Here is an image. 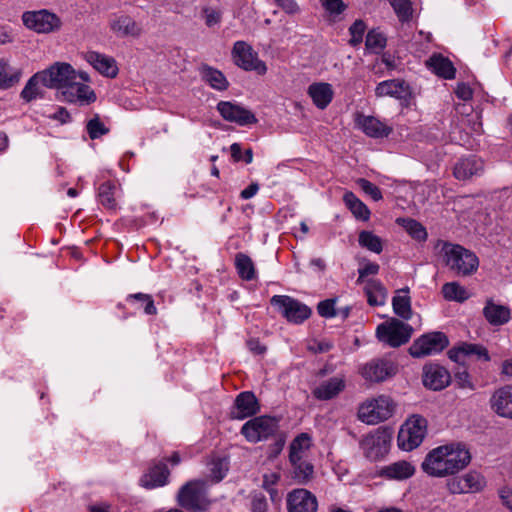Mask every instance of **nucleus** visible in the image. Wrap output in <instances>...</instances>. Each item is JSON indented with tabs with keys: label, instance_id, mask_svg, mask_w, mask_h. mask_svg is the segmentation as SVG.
<instances>
[{
	"label": "nucleus",
	"instance_id": "f257e3e1",
	"mask_svg": "<svg viewBox=\"0 0 512 512\" xmlns=\"http://www.w3.org/2000/svg\"><path fill=\"white\" fill-rule=\"evenodd\" d=\"M471 455L462 443H450L431 450L422 462L423 471L432 477H445L464 469Z\"/></svg>",
	"mask_w": 512,
	"mask_h": 512
},
{
	"label": "nucleus",
	"instance_id": "f03ea898",
	"mask_svg": "<svg viewBox=\"0 0 512 512\" xmlns=\"http://www.w3.org/2000/svg\"><path fill=\"white\" fill-rule=\"evenodd\" d=\"M435 249L439 250L445 265L459 276H470L479 267L476 254L461 245L439 240Z\"/></svg>",
	"mask_w": 512,
	"mask_h": 512
},
{
	"label": "nucleus",
	"instance_id": "7ed1b4c3",
	"mask_svg": "<svg viewBox=\"0 0 512 512\" xmlns=\"http://www.w3.org/2000/svg\"><path fill=\"white\" fill-rule=\"evenodd\" d=\"M177 502L190 512H206L212 501L208 496L207 482L204 480H191L185 483L177 493Z\"/></svg>",
	"mask_w": 512,
	"mask_h": 512
},
{
	"label": "nucleus",
	"instance_id": "20e7f679",
	"mask_svg": "<svg viewBox=\"0 0 512 512\" xmlns=\"http://www.w3.org/2000/svg\"><path fill=\"white\" fill-rule=\"evenodd\" d=\"M395 410L394 401L386 395L368 398L358 408V419L368 425H376L389 419Z\"/></svg>",
	"mask_w": 512,
	"mask_h": 512
},
{
	"label": "nucleus",
	"instance_id": "39448f33",
	"mask_svg": "<svg viewBox=\"0 0 512 512\" xmlns=\"http://www.w3.org/2000/svg\"><path fill=\"white\" fill-rule=\"evenodd\" d=\"M41 73L43 76V86L47 88L66 90L77 78L83 82L90 81V76L87 72H77L70 64L65 62H57L48 69L41 71Z\"/></svg>",
	"mask_w": 512,
	"mask_h": 512
},
{
	"label": "nucleus",
	"instance_id": "423d86ee",
	"mask_svg": "<svg viewBox=\"0 0 512 512\" xmlns=\"http://www.w3.org/2000/svg\"><path fill=\"white\" fill-rule=\"evenodd\" d=\"M427 434V420L421 415L410 416L398 433V446L405 451L417 448Z\"/></svg>",
	"mask_w": 512,
	"mask_h": 512
},
{
	"label": "nucleus",
	"instance_id": "0eeeda50",
	"mask_svg": "<svg viewBox=\"0 0 512 512\" xmlns=\"http://www.w3.org/2000/svg\"><path fill=\"white\" fill-rule=\"evenodd\" d=\"M412 332L413 329L409 324L391 318L377 326L376 336L380 342L390 347H399L410 340Z\"/></svg>",
	"mask_w": 512,
	"mask_h": 512
},
{
	"label": "nucleus",
	"instance_id": "6e6552de",
	"mask_svg": "<svg viewBox=\"0 0 512 512\" xmlns=\"http://www.w3.org/2000/svg\"><path fill=\"white\" fill-rule=\"evenodd\" d=\"M22 22L26 28L38 34L54 33L62 27L61 19L46 9L24 12Z\"/></svg>",
	"mask_w": 512,
	"mask_h": 512
},
{
	"label": "nucleus",
	"instance_id": "1a4fd4ad",
	"mask_svg": "<svg viewBox=\"0 0 512 512\" xmlns=\"http://www.w3.org/2000/svg\"><path fill=\"white\" fill-rule=\"evenodd\" d=\"M270 303L287 321L295 324L302 323L311 314L308 306L287 295H274Z\"/></svg>",
	"mask_w": 512,
	"mask_h": 512
},
{
	"label": "nucleus",
	"instance_id": "9d476101",
	"mask_svg": "<svg viewBox=\"0 0 512 512\" xmlns=\"http://www.w3.org/2000/svg\"><path fill=\"white\" fill-rule=\"evenodd\" d=\"M278 429V421L270 416H258L247 421L241 428V433L251 443L266 440Z\"/></svg>",
	"mask_w": 512,
	"mask_h": 512
},
{
	"label": "nucleus",
	"instance_id": "9b49d317",
	"mask_svg": "<svg viewBox=\"0 0 512 512\" xmlns=\"http://www.w3.org/2000/svg\"><path fill=\"white\" fill-rule=\"evenodd\" d=\"M359 374L370 383H379L394 376L397 372L396 364L385 358H373L359 366Z\"/></svg>",
	"mask_w": 512,
	"mask_h": 512
},
{
	"label": "nucleus",
	"instance_id": "f8f14e48",
	"mask_svg": "<svg viewBox=\"0 0 512 512\" xmlns=\"http://www.w3.org/2000/svg\"><path fill=\"white\" fill-rule=\"evenodd\" d=\"M232 56L234 63L246 71H255L259 75L267 72L266 64L258 58L251 45L245 41H237L234 43Z\"/></svg>",
	"mask_w": 512,
	"mask_h": 512
},
{
	"label": "nucleus",
	"instance_id": "ddd939ff",
	"mask_svg": "<svg viewBox=\"0 0 512 512\" xmlns=\"http://www.w3.org/2000/svg\"><path fill=\"white\" fill-rule=\"evenodd\" d=\"M449 344L448 338L441 332H432L422 335L411 345L409 351L415 358L437 354Z\"/></svg>",
	"mask_w": 512,
	"mask_h": 512
},
{
	"label": "nucleus",
	"instance_id": "4468645a",
	"mask_svg": "<svg viewBox=\"0 0 512 512\" xmlns=\"http://www.w3.org/2000/svg\"><path fill=\"white\" fill-rule=\"evenodd\" d=\"M217 110L224 120L234 122L240 126L257 122V118L250 110L230 101H220L217 104Z\"/></svg>",
	"mask_w": 512,
	"mask_h": 512
},
{
	"label": "nucleus",
	"instance_id": "2eb2a0df",
	"mask_svg": "<svg viewBox=\"0 0 512 512\" xmlns=\"http://www.w3.org/2000/svg\"><path fill=\"white\" fill-rule=\"evenodd\" d=\"M389 445L390 436L381 431L369 434L361 441L365 456L373 461L383 457L388 452Z\"/></svg>",
	"mask_w": 512,
	"mask_h": 512
},
{
	"label": "nucleus",
	"instance_id": "dca6fc26",
	"mask_svg": "<svg viewBox=\"0 0 512 512\" xmlns=\"http://www.w3.org/2000/svg\"><path fill=\"white\" fill-rule=\"evenodd\" d=\"M482 314L489 325L500 327L510 322L512 310L508 305L500 304L489 297L485 300Z\"/></svg>",
	"mask_w": 512,
	"mask_h": 512
},
{
	"label": "nucleus",
	"instance_id": "f3484780",
	"mask_svg": "<svg viewBox=\"0 0 512 512\" xmlns=\"http://www.w3.org/2000/svg\"><path fill=\"white\" fill-rule=\"evenodd\" d=\"M317 507L316 497L306 489H294L287 496L289 512H316Z\"/></svg>",
	"mask_w": 512,
	"mask_h": 512
},
{
	"label": "nucleus",
	"instance_id": "a211bd4d",
	"mask_svg": "<svg viewBox=\"0 0 512 512\" xmlns=\"http://www.w3.org/2000/svg\"><path fill=\"white\" fill-rule=\"evenodd\" d=\"M426 388L439 391L446 388L451 382L450 373L446 368L438 364L425 365L422 376Z\"/></svg>",
	"mask_w": 512,
	"mask_h": 512
},
{
	"label": "nucleus",
	"instance_id": "6ab92c4d",
	"mask_svg": "<svg viewBox=\"0 0 512 512\" xmlns=\"http://www.w3.org/2000/svg\"><path fill=\"white\" fill-rule=\"evenodd\" d=\"M491 410L499 417L512 419V385L496 389L489 400Z\"/></svg>",
	"mask_w": 512,
	"mask_h": 512
},
{
	"label": "nucleus",
	"instance_id": "aec40b11",
	"mask_svg": "<svg viewBox=\"0 0 512 512\" xmlns=\"http://www.w3.org/2000/svg\"><path fill=\"white\" fill-rule=\"evenodd\" d=\"M355 125L363 133L371 138L387 137L392 128L374 116H367L364 114H357L355 117Z\"/></svg>",
	"mask_w": 512,
	"mask_h": 512
},
{
	"label": "nucleus",
	"instance_id": "412c9836",
	"mask_svg": "<svg viewBox=\"0 0 512 512\" xmlns=\"http://www.w3.org/2000/svg\"><path fill=\"white\" fill-rule=\"evenodd\" d=\"M260 411V405L256 396L250 392H241L235 399L234 409L231 412L233 419L243 420Z\"/></svg>",
	"mask_w": 512,
	"mask_h": 512
},
{
	"label": "nucleus",
	"instance_id": "4be33fe9",
	"mask_svg": "<svg viewBox=\"0 0 512 512\" xmlns=\"http://www.w3.org/2000/svg\"><path fill=\"white\" fill-rule=\"evenodd\" d=\"M83 57L101 75L108 78H115L117 76L118 66L113 57L96 51H87Z\"/></svg>",
	"mask_w": 512,
	"mask_h": 512
},
{
	"label": "nucleus",
	"instance_id": "5701e85b",
	"mask_svg": "<svg viewBox=\"0 0 512 512\" xmlns=\"http://www.w3.org/2000/svg\"><path fill=\"white\" fill-rule=\"evenodd\" d=\"M86 82H78L77 79L62 91L64 99L70 103H79L80 105H88L96 100L95 92Z\"/></svg>",
	"mask_w": 512,
	"mask_h": 512
},
{
	"label": "nucleus",
	"instance_id": "b1692460",
	"mask_svg": "<svg viewBox=\"0 0 512 512\" xmlns=\"http://www.w3.org/2000/svg\"><path fill=\"white\" fill-rule=\"evenodd\" d=\"M377 97L390 96L399 100H408L411 96V88L400 79H392L380 82L375 89Z\"/></svg>",
	"mask_w": 512,
	"mask_h": 512
},
{
	"label": "nucleus",
	"instance_id": "393cba45",
	"mask_svg": "<svg viewBox=\"0 0 512 512\" xmlns=\"http://www.w3.org/2000/svg\"><path fill=\"white\" fill-rule=\"evenodd\" d=\"M346 387L344 377L335 376L317 385L313 391V396L322 401L330 400L337 397Z\"/></svg>",
	"mask_w": 512,
	"mask_h": 512
},
{
	"label": "nucleus",
	"instance_id": "a878e982",
	"mask_svg": "<svg viewBox=\"0 0 512 512\" xmlns=\"http://www.w3.org/2000/svg\"><path fill=\"white\" fill-rule=\"evenodd\" d=\"M415 473V466L408 461L400 460L383 466L379 475L388 480L403 481L412 477Z\"/></svg>",
	"mask_w": 512,
	"mask_h": 512
},
{
	"label": "nucleus",
	"instance_id": "bb28decb",
	"mask_svg": "<svg viewBox=\"0 0 512 512\" xmlns=\"http://www.w3.org/2000/svg\"><path fill=\"white\" fill-rule=\"evenodd\" d=\"M110 28L120 37H138L142 32L140 25L128 15L115 16L110 21Z\"/></svg>",
	"mask_w": 512,
	"mask_h": 512
},
{
	"label": "nucleus",
	"instance_id": "cd10ccee",
	"mask_svg": "<svg viewBox=\"0 0 512 512\" xmlns=\"http://www.w3.org/2000/svg\"><path fill=\"white\" fill-rule=\"evenodd\" d=\"M308 94L317 108L325 109L331 103L334 92L331 84L319 82L309 86Z\"/></svg>",
	"mask_w": 512,
	"mask_h": 512
},
{
	"label": "nucleus",
	"instance_id": "c85d7f7f",
	"mask_svg": "<svg viewBox=\"0 0 512 512\" xmlns=\"http://www.w3.org/2000/svg\"><path fill=\"white\" fill-rule=\"evenodd\" d=\"M169 474L170 472L165 464H157L143 475L141 484L148 489L164 486L168 483Z\"/></svg>",
	"mask_w": 512,
	"mask_h": 512
},
{
	"label": "nucleus",
	"instance_id": "c756f323",
	"mask_svg": "<svg viewBox=\"0 0 512 512\" xmlns=\"http://www.w3.org/2000/svg\"><path fill=\"white\" fill-rule=\"evenodd\" d=\"M426 66L437 76L444 79H453L456 69L453 63L441 54H433L427 61Z\"/></svg>",
	"mask_w": 512,
	"mask_h": 512
},
{
	"label": "nucleus",
	"instance_id": "7c9ffc66",
	"mask_svg": "<svg viewBox=\"0 0 512 512\" xmlns=\"http://www.w3.org/2000/svg\"><path fill=\"white\" fill-rule=\"evenodd\" d=\"M483 168V162L476 156L460 159L454 167V176L459 180H467L477 175Z\"/></svg>",
	"mask_w": 512,
	"mask_h": 512
},
{
	"label": "nucleus",
	"instance_id": "2f4dec72",
	"mask_svg": "<svg viewBox=\"0 0 512 512\" xmlns=\"http://www.w3.org/2000/svg\"><path fill=\"white\" fill-rule=\"evenodd\" d=\"M201 77L211 88L218 91H224L229 86L227 78L220 70L207 65L201 68Z\"/></svg>",
	"mask_w": 512,
	"mask_h": 512
},
{
	"label": "nucleus",
	"instance_id": "473e14b6",
	"mask_svg": "<svg viewBox=\"0 0 512 512\" xmlns=\"http://www.w3.org/2000/svg\"><path fill=\"white\" fill-rule=\"evenodd\" d=\"M43 76L41 72L34 74L26 83L21 91V98L25 102H31L38 98H43Z\"/></svg>",
	"mask_w": 512,
	"mask_h": 512
},
{
	"label": "nucleus",
	"instance_id": "72a5a7b5",
	"mask_svg": "<svg viewBox=\"0 0 512 512\" xmlns=\"http://www.w3.org/2000/svg\"><path fill=\"white\" fill-rule=\"evenodd\" d=\"M393 310L399 317L409 320L412 316L411 299L409 288H403L397 291L392 300Z\"/></svg>",
	"mask_w": 512,
	"mask_h": 512
},
{
	"label": "nucleus",
	"instance_id": "f704fd0d",
	"mask_svg": "<svg viewBox=\"0 0 512 512\" xmlns=\"http://www.w3.org/2000/svg\"><path fill=\"white\" fill-rule=\"evenodd\" d=\"M310 446L311 438L307 433L298 435L290 444V462H297L300 461L301 458H306Z\"/></svg>",
	"mask_w": 512,
	"mask_h": 512
},
{
	"label": "nucleus",
	"instance_id": "c9c22d12",
	"mask_svg": "<svg viewBox=\"0 0 512 512\" xmlns=\"http://www.w3.org/2000/svg\"><path fill=\"white\" fill-rule=\"evenodd\" d=\"M343 201L357 219L362 221H367L369 219V209L353 192H345Z\"/></svg>",
	"mask_w": 512,
	"mask_h": 512
},
{
	"label": "nucleus",
	"instance_id": "e433bc0d",
	"mask_svg": "<svg viewBox=\"0 0 512 512\" xmlns=\"http://www.w3.org/2000/svg\"><path fill=\"white\" fill-rule=\"evenodd\" d=\"M368 303L371 306H381L385 304L387 291L384 286L376 280H369L365 286Z\"/></svg>",
	"mask_w": 512,
	"mask_h": 512
},
{
	"label": "nucleus",
	"instance_id": "4c0bfd02",
	"mask_svg": "<svg viewBox=\"0 0 512 512\" xmlns=\"http://www.w3.org/2000/svg\"><path fill=\"white\" fill-rule=\"evenodd\" d=\"M21 77V71L0 59V89H8L17 84Z\"/></svg>",
	"mask_w": 512,
	"mask_h": 512
},
{
	"label": "nucleus",
	"instance_id": "58836bf2",
	"mask_svg": "<svg viewBox=\"0 0 512 512\" xmlns=\"http://www.w3.org/2000/svg\"><path fill=\"white\" fill-rule=\"evenodd\" d=\"M443 297L448 301L462 303L470 298L466 288L457 282H448L442 286Z\"/></svg>",
	"mask_w": 512,
	"mask_h": 512
},
{
	"label": "nucleus",
	"instance_id": "ea45409f",
	"mask_svg": "<svg viewBox=\"0 0 512 512\" xmlns=\"http://www.w3.org/2000/svg\"><path fill=\"white\" fill-rule=\"evenodd\" d=\"M235 266L239 276L246 281L253 280L256 275L252 259L243 253H238L235 257Z\"/></svg>",
	"mask_w": 512,
	"mask_h": 512
},
{
	"label": "nucleus",
	"instance_id": "a19ab883",
	"mask_svg": "<svg viewBox=\"0 0 512 512\" xmlns=\"http://www.w3.org/2000/svg\"><path fill=\"white\" fill-rule=\"evenodd\" d=\"M358 243L362 248H365L376 254H380L383 250L382 239L372 231H360L358 235Z\"/></svg>",
	"mask_w": 512,
	"mask_h": 512
},
{
	"label": "nucleus",
	"instance_id": "79ce46f5",
	"mask_svg": "<svg viewBox=\"0 0 512 512\" xmlns=\"http://www.w3.org/2000/svg\"><path fill=\"white\" fill-rule=\"evenodd\" d=\"M290 463L293 466V477L298 483L305 484L312 478L313 465L306 461V458Z\"/></svg>",
	"mask_w": 512,
	"mask_h": 512
},
{
	"label": "nucleus",
	"instance_id": "37998d69",
	"mask_svg": "<svg viewBox=\"0 0 512 512\" xmlns=\"http://www.w3.org/2000/svg\"><path fill=\"white\" fill-rule=\"evenodd\" d=\"M115 190L116 186L111 182H105L100 185L98 190V198L100 203L107 209H115L116 208V200H115Z\"/></svg>",
	"mask_w": 512,
	"mask_h": 512
},
{
	"label": "nucleus",
	"instance_id": "c03bdc74",
	"mask_svg": "<svg viewBox=\"0 0 512 512\" xmlns=\"http://www.w3.org/2000/svg\"><path fill=\"white\" fill-rule=\"evenodd\" d=\"M398 223H400L407 233L418 241H425L427 238L426 229L422 224L414 219H398Z\"/></svg>",
	"mask_w": 512,
	"mask_h": 512
},
{
	"label": "nucleus",
	"instance_id": "a18cd8bd",
	"mask_svg": "<svg viewBox=\"0 0 512 512\" xmlns=\"http://www.w3.org/2000/svg\"><path fill=\"white\" fill-rule=\"evenodd\" d=\"M462 478L467 493L478 492L485 485L484 478L478 472L475 471L468 472L467 474L463 475Z\"/></svg>",
	"mask_w": 512,
	"mask_h": 512
},
{
	"label": "nucleus",
	"instance_id": "49530a36",
	"mask_svg": "<svg viewBox=\"0 0 512 512\" xmlns=\"http://www.w3.org/2000/svg\"><path fill=\"white\" fill-rule=\"evenodd\" d=\"M366 48L373 52L381 51L386 45V38L377 30L368 32L365 41Z\"/></svg>",
	"mask_w": 512,
	"mask_h": 512
},
{
	"label": "nucleus",
	"instance_id": "de8ad7c7",
	"mask_svg": "<svg viewBox=\"0 0 512 512\" xmlns=\"http://www.w3.org/2000/svg\"><path fill=\"white\" fill-rule=\"evenodd\" d=\"M86 130L91 139H97L109 132V129L101 122L98 115H95L86 124Z\"/></svg>",
	"mask_w": 512,
	"mask_h": 512
},
{
	"label": "nucleus",
	"instance_id": "09e8293b",
	"mask_svg": "<svg viewBox=\"0 0 512 512\" xmlns=\"http://www.w3.org/2000/svg\"><path fill=\"white\" fill-rule=\"evenodd\" d=\"M129 301H136L140 304V307L144 309V312L148 315L156 314L157 309L154 305L152 297L148 294L136 293L129 295Z\"/></svg>",
	"mask_w": 512,
	"mask_h": 512
},
{
	"label": "nucleus",
	"instance_id": "8fccbe9b",
	"mask_svg": "<svg viewBox=\"0 0 512 512\" xmlns=\"http://www.w3.org/2000/svg\"><path fill=\"white\" fill-rule=\"evenodd\" d=\"M391 5L400 21H408L412 15L410 0H392Z\"/></svg>",
	"mask_w": 512,
	"mask_h": 512
},
{
	"label": "nucleus",
	"instance_id": "3c124183",
	"mask_svg": "<svg viewBox=\"0 0 512 512\" xmlns=\"http://www.w3.org/2000/svg\"><path fill=\"white\" fill-rule=\"evenodd\" d=\"M463 351L466 356H475L478 360L489 361L488 350L479 344L463 343Z\"/></svg>",
	"mask_w": 512,
	"mask_h": 512
},
{
	"label": "nucleus",
	"instance_id": "603ef678",
	"mask_svg": "<svg viewBox=\"0 0 512 512\" xmlns=\"http://www.w3.org/2000/svg\"><path fill=\"white\" fill-rule=\"evenodd\" d=\"M366 30V25L362 20H356L351 27L349 32L351 35L350 44L352 46L359 45L363 40V35Z\"/></svg>",
	"mask_w": 512,
	"mask_h": 512
},
{
	"label": "nucleus",
	"instance_id": "864d4df0",
	"mask_svg": "<svg viewBox=\"0 0 512 512\" xmlns=\"http://www.w3.org/2000/svg\"><path fill=\"white\" fill-rule=\"evenodd\" d=\"M357 184L359 185V187L366 193L368 194L369 196H371V198L374 200V201H379L382 199V193H381V190L376 186L374 185L373 183H371L370 181L364 179V178H360L357 180Z\"/></svg>",
	"mask_w": 512,
	"mask_h": 512
},
{
	"label": "nucleus",
	"instance_id": "5fc2aeb1",
	"mask_svg": "<svg viewBox=\"0 0 512 512\" xmlns=\"http://www.w3.org/2000/svg\"><path fill=\"white\" fill-rule=\"evenodd\" d=\"M279 479V474L275 472L268 473L263 476L262 486L270 493L272 500H274L277 497V491L273 489V486L278 482Z\"/></svg>",
	"mask_w": 512,
	"mask_h": 512
},
{
	"label": "nucleus",
	"instance_id": "6e6d98bb",
	"mask_svg": "<svg viewBox=\"0 0 512 512\" xmlns=\"http://www.w3.org/2000/svg\"><path fill=\"white\" fill-rule=\"evenodd\" d=\"M317 310H318V313L320 314V316H322V317H325V318L334 317L336 315L335 300L327 299V300L321 301L318 304Z\"/></svg>",
	"mask_w": 512,
	"mask_h": 512
},
{
	"label": "nucleus",
	"instance_id": "4d7b16f0",
	"mask_svg": "<svg viewBox=\"0 0 512 512\" xmlns=\"http://www.w3.org/2000/svg\"><path fill=\"white\" fill-rule=\"evenodd\" d=\"M323 7L331 15H339L345 9V5L342 0H321Z\"/></svg>",
	"mask_w": 512,
	"mask_h": 512
},
{
	"label": "nucleus",
	"instance_id": "13d9d810",
	"mask_svg": "<svg viewBox=\"0 0 512 512\" xmlns=\"http://www.w3.org/2000/svg\"><path fill=\"white\" fill-rule=\"evenodd\" d=\"M228 471V467L225 461L219 460L213 463V467L211 469V474L215 482L221 481Z\"/></svg>",
	"mask_w": 512,
	"mask_h": 512
},
{
	"label": "nucleus",
	"instance_id": "bf43d9fd",
	"mask_svg": "<svg viewBox=\"0 0 512 512\" xmlns=\"http://www.w3.org/2000/svg\"><path fill=\"white\" fill-rule=\"evenodd\" d=\"M268 504L263 494H255L252 498L251 509L252 512H266Z\"/></svg>",
	"mask_w": 512,
	"mask_h": 512
},
{
	"label": "nucleus",
	"instance_id": "052dcab7",
	"mask_svg": "<svg viewBox=\"0 0 512 512\" xmlns=\"http://www.w3.org/2000/svg\"><path fill=\"white\" fill-rule=\"evenodd\" d=\"M457 97L463 101H468L473 97V91L471 87L466 83H458L455 89Z\"/></svg>",
	"mask_w": 512,
	"mask_h": 512
},
{
	"label": "nucleus",
	"instance_id": "680f3d73",
	"mask_svg": "<svg viewBox=\"0 0 512 512\" xmlns=\"http://www.w3.org/2000/svg\"><path fill=\"white\" fill-rule=\"evenodd\" d=\"M448 490L453 494L467 493L462 477L452 478L447 484Z\"/></svg>",
	"mask_w": 512,
	"mask_h": 512
},
{
	"label": "nucleus",
	"instance_id": "e2e57ef3",
	"mask_svg": "<svg viewBox=\"0 0 512 512\" xmlns=\"http://www.w3.org/2000/svg\"><path fill=\"white\" fill-rule=\"evenodd\" d=\"M456 384L461 389L474 390V384L470 380V376L467 372H459L456 374Z\"/></svg>",
	"mask_w": 512,
	"mask_h": 512
},
{
	"label": "nucleus",
	"instance_id": "0e129e2a",
	"mask_svg": "<svg viewBox=\"0 0 512 512\" xmlns=\"http://www.w3.org/2000/svg\"><path fill=\"white\" fill-rule=\"evenodd\" d=\"M47 117L53 120H57L61 124H66L71 120L69 112L64 107H57L56 111L53 114H49Z\"/></svg>",
	"mask_w": 512,
	"mask_h": 512
},
{
	"label": "nucleus",
	"instance_id": "69168bd1",
	"mask_svg": "<svg viewBox=\"0 0 512 512\" xmlns=\"http://www.w3.org/2000/svg\"><path fill=\"white\" fill-rule=\"evenodd\" d=\"M379 265L377 263L368 262L365 265H363L359 270V278L358 281H360L362 278L368 276V275H375L379 272Z\"/></svg>",
	"mask_w": 512,
	"mask_h": 512
},
{
	"label": "nucleus",
	"instance_id": "338daca9",
	"mask_svg": "<svg viewBox=\"0 0 512 512\" xmlns=\"http://www.w3.org/2000/svg\"><path fill=\"white\" fill-rule=\"evenodd\" d=\"M286 13L295 14L299 11V6L294 0H275Z\"/></svg>",
	"mask_w": 512,
	"mask_h": 512
},
{
	"label": "nucleus",
	"instance_id": "774afa93",
	"mask_svg": "<svg viewBox=\"0 0 512 512\" xmlns=\"http://www.w3.org/2000/svg\"><path fill=\"white\" fill-rule=\"evenodd\" d=\"M500 498L503 504L512 511V489L503 488L500 490Z\"/></svg>",
	"mask_w": 512,
	"mask_h": 512
}]
</instances>
